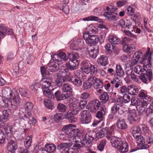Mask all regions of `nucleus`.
<instances>
[{
  "label": "nucleus",
  "instance_id": "nucleus-1",
  "mask_svg": "<svg viewBox=\"0 0 153 153\" xmlns=\"http://www.w3.org/2000/svg\"><path fill=\"white\" fill-rule=\"evenodd\" d=\"M67 54L70 60L65 64L67 70L73 71L76 69L79 64V62L77 60L79 58L78 53L72 52L68 53Z\"/></svg>",
  "mask_w": 153,
  "mask_h": 153
},
{
  "label": "nucleus",
  "instance_id": "nucleus-2",
  "mask_svg": "<svg viewBox=\"0 0 153 153\" xmlns=\"http://www.w3.org/2000/svg\"><path fill=\"white\" fill-rule=\"evenodd\" d=\"M110 142L113 147L117 148L121 153H124L128 151V144L124 142L121 138L113 137L110 140Z\"/></svg>",
  "mask_w": 153,
  "mask_h": 153
},
{
  "label": "nucleus",
  "instance_id": "nucleus-3",
  "mask_svg": "<svg viewBox=\"0 0 153 153\" xmlns=\"http://www.w3.org/2000/svg\"><path fill=\"white\" fill-rule=\"evenodd\" d=\"M138 96L143 100V103H141L140 106H139L137 110L139 115L142 114L145 110L148 104L151 103L152 101V97L147 95L145 92L143 90L140 91L139 94Z\"/></svg>",
  "mask_w": 153,
  "mask_h": 153
},
{
  "label": "nucleus",
  "instance_id": "nucleus-4",
  "mask_svg": "<svg viewBox=\"0 0 153 153\" xmlns=\"http://www.w3.org/2000/svg\"><path fill=\"white\" fill-rule=\"evenodd\" d=\"M152 65L150 66H148V65H144L143 67V69L146 73L141 72V75L139 76V79L143 83L146 84L151 81L152 79V70L151 69Z\"/></svg>",
  "mask_w": 153,
  "mask_h": 153
},
{
  "label": "nucleus",
  "instance_id": "nucleus-5",
  "mask_svg": "<svg viewBox=\"0 0 153 153\" xmlns=\"http://www.w3.org/2000/svg\"><path fill=\"white\" fill-rule=\"evenodd\" d=\"M86 75L82 71L77 70L75 73L74 76L71 78L70 80L73 84L77 86H79L82 84V80L84 79Z\"/></svg>",
  "mask_w": 153,
  "mask_h": 153
},
{
  "label": "nucleus",
  "instance_id": "nucleus-6",
  "mask_svg": "<svg viewBox=\"0 0 153 153\" xmlns=\"http://www.w3.org/2000/svg\"><path fill=\"white\" fill-rule=\"evenodd\" d=\"M6 142L7 143V148L8 151L12 153L15 152V151L18 147V143L14 140L12 137H7Z\"/></svg>",
  "mask_w": 153,
  "mask_h": 153
},
{
  "label": "nucleus",
  "instance_id": "nucleus-7",
  "mask_svg": "<svg viewBox=\"0 0 153 153\" xmlns=\"http://www.w3.org/2000/svg\"><path fill=\"white\" fill-rule=\"evenodd\" d=\"M106 10L109 11L105 12L103 13V16L107 17L108 19L111 20H116L117 19V16L118 15L117 8L112 7L110 10V8L108 6L106 7Z\"/></svg>",
  "mask_w": 153,
  "mask_h": 153
},
{
  "label": "nucleus",
  "instance_id": "nucleus-8",
  "mask_svg": "<svg viewBox=\"0 0 153 153\" xmlns=\"http://www.w3.org/2000/svg\"><path fill=\"white\" fill-rule=\"evenodd\" d=\"M100 102L98 99H96L90 101L87 105L88 109L91 112H95L99 109Z\"/></svg>",
  "mask_w": 153,
  "mask_h": 153
},
{
  "label": "nucleus",
  "instance_id": "nucleus-9",
  "mask_svg": "<svg viewBox=\"0 0 153 153\" xmlns=\"http://www.w3.org/2000/svg\"><path fill=\"white\" fill-rule=\"evenodd\" d=\"M75 127L76 126L72 124L66 125L63 126L62 131L69 136L73 137L74 136V133H76L78 132L77 130L78 129L72 128L73 127Z\"/></svg>",
  "mask_w": 153,
  "mask_h": 153
},
{
  "label": "nucleus",
  "instance_id": "nucleus-10",
  "mask_svg": "<svg viewBox=\"0 0 153 153\" xmlns=\"http://www.w3.org/2000/svg\"><path fill=\"white\" fill-rule=\"evenodd\" d=\"M51 56L53 61H58L60 64L62 63V61L66 62L68 59L66 53L63 52H60L57 54L51 55Z\"/></svg>",
  "mask_w": 153,
  "mask_h": 153
},
{
  "label": "nucleus",
  "instance_id": "nucleus-11",
  "mask_svg": "<svg viewBox=\"0 0 153 153\" xmlns=\"http://www.w3.org/2000/svg\"><path fill=\"white\" fill-rule=\"evenodd\" d=\"M26 102L24 100L20 99L19 96L17 95L15 96L14 97H13L11 101L9 102L11 108L13 109L16 108L17 106L19 105L25 106Z\"/></svg>",
  "mask_w": 153,
  "mask_h": 153
},
{
  "label": "nucleus",
  "instance_id": "nucleus-12",
  "mask_svg": "<svg viewBox=\"0 0 153 153\" xmlns=\"http://www.w3.org/2000/svg\"><path fill=\"white\" fill-rule=\"evenodd\" d=\"M39 83V86L42 89H48V90H51L49 88L52 82V79L50 77H43Z\"/></svg>",
  "mask_w": 153,
  "mask_h": 153
},
{
  "label": "nucleus",
  "instance_id": "nucleus-13",
  "mask_svg": "<svg viewBox=\"0 0 153 153\" xmlns=\"http://www.w3.org/2000/svg\"><path fill=\"white\" fill-rule=\"evenodd\" d=\"M149 132V130L147 126L144 124H142L135 128L134 130L133 131L132 133L133 136L134 137L135 135H134V134H135L136 133L139 134H143L146 135L148 134Z\"/></svg>",
  "mask_w": 153,
  "mask_h": 153
},
{
  "label": "nucleus",
  "instance_id": "nucleus-14",
  "mask_svg": "<svg viewBox=\"0 0 153 153\" xmlns=\"http://www.w3.org/2000/svg\"><path fill=\"white\" fill-rule=\"evenodd\" d=\"M91 119V115L87 110H84L81 112L80 120L82 123H88Z\"/></svg>",
  "mask_w": 153,
  "mask_h": 153
},
{
  "label": "nucleus",
  "instance_id": "nucleus-15",
  "mask_svg": "<svg viewBox=\"0 0 153 153\" xmlns=\"http://www.w3.org/2000/svg\"><path fill=\"white\" fill-rule=\"evenodd\" d=\"M134 135H135L134 137H135L137 145L140 147L141 149H147L149 147V145L145 144V140L143 136L140 135L135 136V134Z\"/></svg>",
  "mask_w": 153,
  "mask_h": 153
},
{
  "label": "nucleus",
  "instance_id": "nucleus-16",
  "mask_svg": "<svg viewBox=\"0 0 153 153\" xmlns=\"http://www.w3.org/2000/svg\"><path fill=\"white\" fill-rule=\"evenodd\" d=\"M60 64V63L58 61H53V62H51L47 64L46 69L49 70L51 72H56L59 69Z\"/></svg>",
  "mask_w": 153,
  "mask_h": 153
},
{
  "label": "nucleus",
  "instance_id": "nucleus-17",
  "mask_svg": "<svg viewBox=\"0 0 153 153\" xmlns=\"http://www.w3.org/2000/svg\"><path fill=\"white\" fill-rule=\"evenodd\" d=\"M84 46L83 40L79 39L77 41L72 42L70 45V48L73 50H78L80 48Z\"/></svg>",
  "mask_w": 153,
  "mask_h": 153
},
{
  "label": "nucleus",
  "instance_id": "nucleus-18",
  "mask_svg": "<svg viewBox=\"0 0 153 153\" xmlns=\"http://www.w3.org/2000/svg\"><path fill=\"white\" fill-rule=\"evenodd\" d=\"M78 132L74 133V136L72 137H74L73 138V142H75L76 144L79 145V143H82V140L83 136H85V134L82 133L81 131L78 129H77Z\"/></svg>",
  "mask_w": 153,
  "mask_h": 153
},
{
  "label": "nucleus",
  "instance_id": "nucleus-19",
  "mask_svg": "<svg viewBox=\"0 0 153 153\" xmlns=\"http://www.w3.org/2000/svg\"><path fill=\"white\" fill-rule=\"evenodd\" d=\"M96 46H88L87 49L88 52L89 54L90 57L93 59L95 58L99 54L98 47L96 48Z\"/></svg>",
  "mask_w": 153,
  "mask_h": 153
},
{
  "label": "nucleus",
  "instance_id": "nucleus-20",
  "mask_svg": "<svg viewBox=\"0 0 153 153\" xmlns=\"http://www.w3.org/2000/svg\"><path fill=\"white\" fill-rule=\"evenodd\" d=\"M54 98H55L57 101H60L68 99L69 97L61 91L58 90L54 94Z\"/></svg>",
  "mask_w": 153,
  "mask_h": 153
},
{
  "label": "nucleus",
  "instance_id": "nucleus-21",
  "mask_svg": "<svg viewBox=\"0 0 153 153\" xmlns=\"http://www.w3.org/2000/svg\"><path fill=\"white\" fill-rule=\"evenodd\" d=\"M24 117L20 119L19 123L23 127L28 128L30 127L31 124L30 119L26 117V115H24Z\"/></svg>",
  "mask_w": 153,
  "mask_h": 153
},
{
  "label": "nucleus",
  "instance_id": "nucleus-22",
  "mask_svg": "<svg viewBox=\"0 0 153 153\" xmlns=\"http://www.w3.org/2000/svg\"><path fill=\"white\" fill-rule=\"evenodd\" d=\"M151 52H150V48L149 47L147 48V51L145 53L144 56V59L143 60L144 65H149L150 66L152 65L151 63Z\"/></svg>",
  "mask_w": 153,
  "mask_h": 153
},
{
  "label": "nucleus",
  "instance_id": "nucleus-23",
  "mask_svg": "<svg viewBox=\"0 0 153 153\" xmlns=\"http://www.w3.org/2000/svg\"><path fill=\"white\" fill-rule=\"evenodd\" d=\"M100 40V38L97 35H91L89 39L87 40L86 43L88 44V46H94V45L97 43Z\"/></svg>",
  "mask_w": 153,
  "mask_h": 153
},
{
  "label": "nucleus",
  "instance_id": "nucleus-24",
  "mask_svg": "<svg viewBox=\"0 0 153 153\" xmlns=\"http://www.w3.org/2000/svg\"><path fill=\"white\" fill-rule=\"evenodd\" d=\"M2 95L7 99L11 98L13 96V93L10 88L9 87H4L2 90Z\"/></svg>",
  "mask_w": 153,
  "mask_h": 153
},
{
  "label": "nucleus",
  "instance_id": "nucleus-25",
  "mask_svg": "<svg viewBox=\"0 0 153 153\" xmlns=\"http://www.w3.org/2000/svg\"><path fill=\"white\" fill-rule=\"evenodd\" d=\"M62 89L63 92H64L69 97L72 95V89L68 84H64L62 87Z\"/></svg>",
  "mask_w": 153,
  "mask_h": 153
},
{
  "label": "nucleus",
  "instance_id": "nucleus-26",
  "mask_svg": "<svg viewBox=\"0 0 153 153\" xmlns=\"http://www.w3.org/2000/svg\"><path fill=\"white\" fill-rule=\"evenodd\" d=\"M137 111L135 109H132L129 111V114L128 116V119L130 121V123H132L137 120Z\"/></svg>",
  "mask_w": 153,
  "mask_h": 153
},
{
  "label": "nucleus",
  "instance_id": "nucleus-27",
  "mask_svg": "<svg viewBox=\"0 0 153 153\" xmlns=\"http://www.w3.org/2000/svg\"><path fill=\"white\" fill-rule=\"evenodd\" d=\"M3 122L7 121L12 115V111L10 109H4L2 111Z\"/></svg>",
  "mask_w": 153,
  "mask_h": 153
},
{
  "label": "nucleus",
  "instance_id": "nucleus-28",
  "mask_svg": "<svg viewBox=\"0 0 153 153\" xmlns=\"http://www.w3.org/2000/svg\"><path fill=\"white\" fill-rule=\"evenodd\" d=\"M131 24L129 20L126 19L125 21L121 20L118 25L121 26L122 28L129 29L131 27Z\"/></svg>",
  "mask_w": 153,
  "mask_h": 153
},
{
  "label": "nucleus",
  "instance_id": "nucleus-29",
  "mask_svg": "<svg viewBox=\"0 0 153 153\" xmlns=\"http://www.w3.org/2000/svg\"><path fill=\"white\" fill-rule=\"evenodd\" d=\"M122 107L121 105L116 104H114L111 107V111L114 113L117 114V113L120 114H122L124 113V111L122 109Z\"/></svg>",
  "mask_w": 153,
  "mask_h": 153
},
{
  "label": "nucleus",
  "instance_id": "nucleus-30",
  "mask_svg": "<svg viewBox=\"0 0 153 153\" xmlns=\"http://www.w3.org/2000/svg\"><path fill=\"white\" fill-rule=\"evenodd\" d=\"M82 144L86 147H90L92 145V140L91 138L88 136L87 135H85L83 136Z\"/></svg>",
  "mask_w": 153,
  "mask_h": 153
},
{
  "label": "nucleus",
  "instance_id": "nucleus-31",
  "mask_svg": "<svg viewBox=\"0 0 153 153\" xmlns=\"http://www.w3.org/2000/svg\"><path fill=\"white\" fill-rule=\"evenodd\" d=\"M117 128L120 129H124L127 127V125L125 120L124 119H118V121L116 123Z\"/></svg>",
  "mask_w": 153,
  "mask_h": 153
},
{
  "label": "nucleus",
  "instance_id": "nucleus-32",
  "mask_svg": "<svg viewBox=\"0 0 153 153\" xmlns=\"http://www.w3.org/2000/svg\"><path fill=\"white\" fill-rule=\"evenodd\" d=\"M128 94L131 95H135L137 94L138 89L137 87L134 85L128 86Z\"/></svg>",
  "mask_w": 153,
  "mask_h": 153
},
{
  "label": "nucleus",
  "instance_id": "nucleus-33",
  "mask_svg": "<svg viewBox=\"0 0 153 153\" xmlns=\"http://www.w3.org/2000/svg\"><path fill=\"white\" fill-rule=\"evenodd\" d=\"M108 40L110 43L113 44H118L120 42V39L114 35H110L108 37Z\"/></svg>",
  "mask_w": 153,
  "mask_h": 153
},
{
  "label": "nucleus",
  "instance_id": "nucleus-34",
  "mask_svg": "<svg viewBox=\"0 0 153 153\" xmlns=\"http://www.w3.org/2000/svg\"><path fill=\"white\" fill-rule=\"evenodd\" d=\"M25 108H22L19 111V113H24L23 111H31L33 107V104L30 102H26L25 105Z\"/></svg>",
  "mask_w": 153,
  "mask_h": 153
},
{
  "label": "nucleus",
  "instance_id": "nucleus-35",
  "mask_svg": "<svg viewBox=\"0 0 153 153\" xmlns=\"http://www.w3.org/2000/svg\"><path fill=\"white\" fill-rule=\"evenodd\" d=\"M56 148V146L53 144L47 143L45 146V150L48 153H53Z\"/></svg>",
  "mask_w": 153,
  "mask_h": 153
},
{
  "label": "nucleus",
  "instance_id": "nucleus-36",
  "mask_svg": "<svg viewBox=\"0 0 153 153\" xmlns=\"http://www.w3.org/2000/svg\"><path fill=\"white\" fill-rule=\"evenodd\" d=\"M44 103L45 107L48 109L52 110L55 107L53 102L50 100L45 99L44 100Z\"/></svg>",
  "mask_w": 153,
  "mask_h": 153
},
{
  "label": "nucleus",
  "instance_id": "nucleus-37",
  "mask_svg": "<svg viewBox=\"0 0 153 153\" xmlns=\"http://www.w3.org/2000/svg\"><path fill=\"white\" fill-rule=\"evenodd\" d=\"M108 128L106 127L102 128L97 132L98 138H102L105 137V135L108 134Z\"/></svg>",
  "mask_w": 153,
  "mask_h": 153
},
{
  "label": "nucleus",
  "instance_id": "nucleus-38",
  "mask_svg": "<svg viewBox=\"0 0 153 153\" xmlns=\"http://www.w3.org/2000/svg\"><path fill=\"white\" fill-rule=\"evenodd\" d=\"M133 56L135 58L138 59L139 62L143 64V67L144 63L143 62V60L144 59V57H143V55L142 53L140 51L135 52Z\"/></svg>",
  "mask_w": 153,
  "mask_h": 153
},
{
  "label": "nucleus",
  "instance_id": "nucleus-39",
  "mask_svg": "<svg viewBox=\"0 0 153 153\" xmlns=\"http://www.w3.org/2000/svg\"><path fill=\"white\" fill-rule=\"evenodd\" d=\"M89 67L88 69L85 71V73L88 74L90 73L91 74L95 75L97 73V69L95 66L93 65L90 64Z\"/></svg>",
  "mask_w": 153,
  "mask_h": 153
},
{
  "label": "nucleus",
  "instance_id": "nucleus-40",
  "mask_svg": "<svg viewBox=\"0 0 153 153\" xmlns=\"http://www.w3.org/2000/svg\"><path fill=\"white\" fill-rule=\"evenodd\" d=\"M57 7L60 10H62L66 14H68L69 12L68 6L66 4H58Z\"/></svg>",
  "mask_w": 153,
  "mask_h": 153
},
{
  "label": "nucleus",
  "instance_id": "nucleus-41",
  "mask_svg": "<svg viewBox=\"0 0 153 153\" xmlns=\"http://www.w3.org/2000/svg\"><path fill=\"white\" fill-rule=\"evenodd\" d=\"M100 100L103 103H106L109 100V96L106 92H104L101 94L100 97Z\"/></svg>",
  "mask_w": 153,
  "mask_h": 153
},
{
  "label": "nucleus",
  "instance_id": "nucleus-42",
  "mask_svg": "<svg viewBox=\"0 0 153 153\" xmlns=\"http://www.w3.org/2000/svg\"><path fill=\"white\" fill-rule=\"evenodd\" d=\"M116 73L117 76L122 77H123L125 74L124 72L122 67L119 65H116Z\"/></svg>",
  "mask_w": 153,
  "mask_h": 153
},
{
  "label": "nucleus",
  "instance_id": "nucleus-43",
  "mask_svg": "<svg viewBox=\"0 0 153 153\" xmlns=\"http://www.w3.org/2000/svg\"><path fill=\"white\" fill-rule=\"evenodd\" d=\"M98 62H100V64L102 66H105L108 64V58L107 56H102L98 59Z\"/></svg>",
  "mask_w": 153,
  "mask_h": 153
},
{
  "label": "nucleus",
  "instance_id": "nucleus-44",
  "mask_svg": "<svg viewBox=\"0 0 153 153\" xmlns=\"http://www.w3.org/2000/svg\"><path fill=\"white\" fill-rule=\"evenodd\" d=\"M134 46L133 45H126L123 48V51L128 53H130L134 51L135 48Z\"/></svg>",
  "mask_w": 153,
  "mask_h": 153
},
{
  "label": "nucleus",
  "instance_id": "nucleus-45",
  "mask_svg": "<svg viewBox=\"0 0 153 153\" xmlns=\"http://www.w3.org/2000/svg\"><path fill=\"white\" fill-rule=\"evenodd\" d=\"M81 65L82 66L81 68V69L82 71L83 72L85 73V71L88 69L89 67H90L89 66L90 64L88 61H83L82 62Z\"/></svg>",
  "mask_w": 153,
  "mask_h": 153
},
{
  "label": "nucleus",
  "instance_id": "nucleus-46",
  "mask_svg": "<svg viewBox=\"0 0 153 153\" xmlns=\"http://www.w3.org/2000/svg\"><path fill=\"white\" fill-rule=\"evenodd\" d=\"M85 135H87L89 138L93 141V140L97 139L98 137L97 133L94 131L92 130L90 131L88 134H86Z\"/></svg>",
  "mask_w": 153,
  "mask_h": 153
},
{
  "label": "nucleus",
  "instance_id": "nucleus-47",
  "mask_svg": "<svg viewBox=\"0 0 153 153\" xmlns=\"http://www.w3.org/2000/svg\"><path fill=\"white\" fill-rule=\"evenodd\" d=\"M48 89H42V91L43 94L45 95L47 97L52 99H54V96L53 94L50 90L49 91H48Z\"/></svg>",
  "mask_w": 153,
  "mask_h": 153
},
{
  "label": "nucleus",
  "instance_id": "nucleus-48",
  "mask_svg": "<svg viewBox=\"0 0 153 153\" xmlns=\"http://www.w3.org/2000/svg\"><path fill=\"white\" fill-rule=\"evenodd\" d=\"M63 118V115L62 114L59 113H56L53 117L54 121L56 123H58L61 121Z\"/></svg>",
  "mask_w": 153,
  "mask_h": 153
},
{
  "label": "nucleus",
  "instance_id": "nucleus-49",
  "mask_svg": "<svg viewBox=\"0 0 153 153\" xmlns=\"http://www.w3.org/2000/svg\"><path fill=\"white\" fill-rule=\"evenodd\" d=\"M133 40V39L129 37H125L123 39L121 40H120V43L121 45H124V46H126L127 43H128L130 42L131 41Z\"/></svg>",
  "mask_w": 153,
  "mask_h": 153
},
{
  "label": "nucleus",
  "instance_id": "nucleus-50",
  "mask_svg": "<svg viewBox=\"0 0 153 153\" xmlns=\"http://www.w3.org/2000/svg\"><path fill=\"white\" fill-rule=\"evenodd\" d=\"M105 48L106 50L109 52H112L115 49V47L112 44H107L105 46Z\"/></svg>",
  "mask_w": 153,
  "mask_h": 153
},
{
  "label": "nucleus",
  "instance_id": "nucleus-51",
  "mask_svg": "<svg viewBox=\"0 0 153 153\" xmlns=\"http://www.w3.org/2000/svg\"><path fill=\"white\" fill-rule=\"evenodd\" d=\"M66 106L63 104L59 103L57 106V108L58 110L61 112H64L65 111L66 109Z\"/></svg>",
  "mask_w": 153,
  "mask_h": 153
},
{
  "label": "nucleus",
  "instance_id": "nucleus-52",
  "mask_svg": "<svg viewBox=\"0 0 153 153\" xmlns=\"http://www.w3.org/2000/svg\"><path fill=\"white\" fill-rule=\"evenodd\" d=\"M103 82L100 79H98L94 85V88L95 89L100 88L103 86Z\"/></svg>",
  "mask_w": 153,
  "mask_h": 153
},
{
  "label": "nucleus",
  "instance_id": "nucleus-53",
  "mask_svg": "<svg viewBox=\"0 0 153 153\" xmlns=\"http://www.w3.org/2000/svg\"><path fill=\"white\" fill-rule=\"evenodd\" d=\"M39 87V84L38 82H35L30 85L29 86L30 88L35 93L37 92L38 88Z\"/></svg>",
  "mask_w": 153,
  "mask_h": 153
},
{
  "label": "nucleus",
  "instance_id": "nucleus-54",
  "mask_svg": "<svg viewBox=\"0 0 153 153\" xmlns=\"http://www.w3.org/2000/svg\"><path fill=\"white\" fill-rule=\"evenodd\" d=\"M7 29L4 27L3 24L0 25V36H4L7 34Z\"/></svg>",
  "mask_w": 153,
  "mask_h": 153
},
{
  "label": "nucleus",
  "instance_id": "nucleus-55",
  "mask_svg": "<svg viewBox=\"0 0 153 153\" xmlns=\"http://www.w3.org/2000/svg\"><path fill=\"white\" fill-rule=\"evenodd\" d=\"M5 135L4 132L0 129V145L3 144L5 141Z\"/></svg>",
  "mask_w": 153,
  "mask_h": 153
},
{
  "label": "nucleus",
  "instance_id": "nucleus-56",
  "mask_svg": "<svg viewBox=\"0 0 153 153\" xmlns=\"http://www.w3.org/2000/svg\"><path fill=\"white\" fill-rule=\"evenodd\" d=\"M41 73L43 77H47L50 74L46 71V69L44 67H41L40 68Z\"/></svg>",
  "mask_w": 153,
  "mask_h": 153
},
{
  "label": "nucleus",
  "instance_id": "nucleus-57",
  "mask_svg": "<svg viewBox=\"0 0 153 153\" xmlns=\"http://www.w3.org/2000/svg\"><path fill=\"white\" fill-rule=\"evenodd\" d=\"M70 144L67 143H61L59 144L57 146V149L58 150L64 149L68 146H70Z\"/></svg>",
  "mask_w": 153,
  "mask_h": 153
},
{
  "label": "nucleus",
  "instance_id": "nucleus-58",
  "mask_svg": "<svg viewBox=\"0 0 153 153\" xmlns=\"http://www.w3.org/2000/svg\"><path fill=\"white\" fill-rule=\"evenodd\" d=\"M145 114L147 117H153V109L149 107L147 108L146 110Z\"/></svg>",
  "mask_w": 153,
  "mask_h": 153
},
{
  "label": "nucleus",
  "instance_id": "nucleus-59",
  "mask_svg": "<svg viewBox=\"0 0 153 153\" xmlns=\"http://www.w3.org/2000/svg\"><path fill=\"white\" fill-rule=\"evenodd\" d=\"M146 136V142L147 144H149L153 143V137H152L151 133L149 132L148 134L145 135Z\"/></svg>",
  "mask_w": 153,
  "mask_h": 153
},
{
  "label": "nucleus",
  "instance_id": "nucleus-60",
  "mask_svg": "<svg viewBox=\"0 0 153 153\" xmlns=\"http://www.w3.org/2000/svg\"><path fill=\"white\" fill-rule=\"evenodd\" d=\"M87 101L85 100H81L79 102V107L80 109H84L87 106Z\"/></svg>",
  "mask_w": 153,
  "mask_h": 153
},
{
  "label": "nucleus",
  "instance_id": "nucleus-61",
  "mask_svg": "<svg viewBox=\"0 0 153 153\" xmlns=\"http://www.w3.org/2000/svg\"><path fill=\"white\" fill-rule=\"evenodd\" d=\"M92 86V83L90 82L88 79L87 81L83 83V88L84 89H87L91 88Z\"/></svg>",
  "mask_w": 153,
  "mask_h": 153
},
{
  "label": "nucleus",
  "instance_id": "nucleus-62",
  "mask_svg": "<svg viewBox=\"0 0 153 153\" xmlns=\"http://www.w3.org/2000/svg\"><path fill=\"white\" fill-rule=\"evenodd\" d=\"M134 71L136 73L141 74V72L143 73L145 71L143 70V68L142 69L141 66H137L134 68Z\"/></svg>",
  "mask_w": 153,
  "mask_h": 153
},
{
  "label": "nucleus",
  "instance_id": "nucleus-63",
  "mask_svg": "<svg viewBox=\"0 0 153 153\" xmlns=\"http://www.w3.org/2000/svg\"><path fill=\"white\" fill-rule=\"evenodd\" d=\"M105 144L106 140H102L99 145L97 146V149L100 151H102Z\"/></svg>",
  "mask_w": 153,
  "mask_h": 153
},
{
  "label": "nucleus",
  "instance_id": "nucleus-64",
  "mask_svg": "<svg viewBox=\"0 0 153 153\" xmlns=\"http://www.w3.org/2000/svg\"><path fill=\"white\" fill-rule=\"evenodd\" d=\"M120 93L125 95L128 92V87L127 88L125 85L122 86L120 88Z\"/></svg>",
  "mask_w": 153,
  "mask_h": 153
}]
</instances>
